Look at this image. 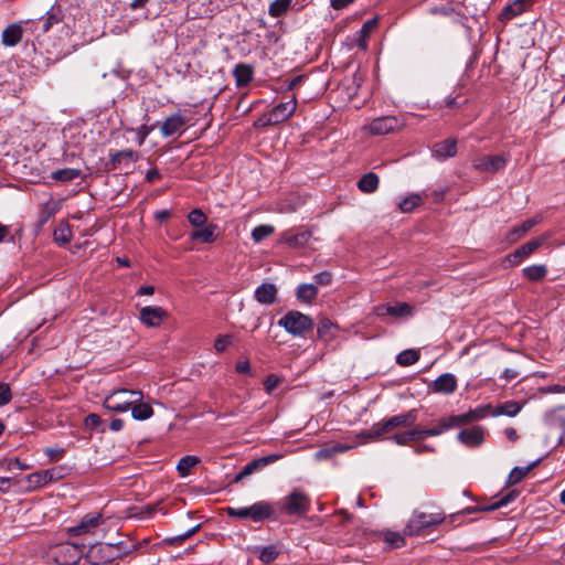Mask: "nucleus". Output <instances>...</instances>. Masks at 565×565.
I'll return each mask as SVG.
<instances>
[{"label": "nucleus", "instance_id": "16", "mask_svg": "<svg viewBox=\"0 0 565 565\" xmlns=\"http://www.w3.org/2000/svg\"><path fill=\"white\" fill-rule=\"evenodd\" d=\"M249 519L253 522H263L275 519L274 505L267 501H257L249 505Z\"/></svg>", "mask_w": 565, "mask_h": 565}, {"label": "nucleus", "instance_id": "58", "mask_svg": "<svg viewBox=\"0 0 565 565\" xmlns=\"http://www.w3.org/2000/svg\"><path fill=\"white\" fill-rule=\"evenodd\" d=\"M159 507H160V502H156V503L147 504L146 507H141L139 509L140 510L139 513H136L135 516H138L140 519L146 518V516H151L159 510Z\"/></svg>", "mask_w": 565, "mask_h": 565}, {"label": "nucleus", "instance_id": "53", "mask_svg": "<svg viewBox=\"0 0 565 565\" xmlns=\"http://www.w3.org/2000/svg\"><path fill=\"white\" fill-rule=\"evenodd\" d=\"M199 529H200V524L193 526L192 529L188 530L183 534L168 539L167 542L170 545H180L185 540L190 539Z\"/></svg>", "mask_w": 565, "mask_h": 565}, {"label": "nucleus", "instance_id": "33", "mask_svg": "<svg viewBox=\"0 0 565 565\" xmlns=\"http://www.w3.org/2000/svg\"><path fill=\"white\" fill-rule=\"evenodd\" d=\"M455 427H458V424L456 422L455 416L451 415V416L441 417L440 419H438L437 426L433 427V428L425 429V434L427 437L439 436L443 433H445L446 430H449Z\"/></svg>", "mask_w": 565, "mask_h": 565}, {"label": "nucleus", "instance_id": "17", "mask_svg": "<svg viewBox=\"0 0 565 565\" xmlns=\"http://www.w3.org/2000/svg\"><path fill=\"white\" fill-rule=\"evenodd\" d=\"M139 159V152L134 149L118 150L109 153V170H116L129 162H136Z\"/></svg>", "mask_w": 565, "mask_h": 565}, {"label": "nucleus", "instance_id": "31", "mask_svg": "<svg viewBox=\"0 0 565 565\" xmlns=\"http://www.w3.org/2000/svg\"><path fill=\"white\" fill-rule=\"evenodd\" d=\"M253 74L254 71L250 65L244 63L237 64L233 71L237 87L247 86L253 79Z\"/></svg>", "mask_w": 565, "mask_h": 565}, {"label": "nucleus", "instance_id": "38", "mask_svg": "<svg viewBox=\"0 0 565 565\" xmlns=\"http://www.w3.org/2000/svg\"><path fill=\"white\" fill-rule=\"evenodd\" d=\"M337 326L329 319L323 318L319 321L317 327L318 338L323 341H330L334 338V330Z\"/></svg>", "mask_w": 565, "mask_h": 565}, {"label": "nucleus", "instance_id": "10", "mask_svg": "<svg viewBox=\"0 0 565 565\" xmlns=\"http://www.w3.org/2000/svg\"><path fill=\"white\" fill-rule=\"evenodd\" d=\"M64 469L62 467H54L51 469L40 470L26 476L29 487L31 489H39L46 484L57 481L63 478Z\"/></svg>", "mask_w": 565, "mask_h": 565}, {"label": "nucleus", "instance_id": "25", "mask_svg": "<svg viewBox=\"0 0 565 565\" xmlns=\"http://www.w3.org/2000/svg\"><path fill=\"white\" fill-rule=\"evenodd\" d=\"M277 287L270 282H263L255 289L254 297L262 305H273L277 301Z\"/></svg>", "mask_w": 565, "mask_h": 565}, {"label": "nucleus", "instance_id": "61", "mask_svg": "<svg viewBox=\"0 0 565 565\" xmlns=\"http://www.w3.org/2000/svg\"><path fill=\"white\" fill-rule=\"evenodd\" d=\"M317 284L321 286H329L332 281V275L329 271H321L313 276Z\"/></svg>", "mask_w": 565, "mask_h": 565}, {"label": "nucleus", "instance_id": "56", "mask_svg": "<svg viewBox=\"0 0 565 565\" xmlns=\"http://www.w3.org/2000/svg\"><path fill=\"white\" fill-rule=\"evenodd\" d=\"M281 379L275 374H269L264 381L265 391L267 394H271V392L280 384Z\"/></svg>", "mask_w": 565, "mask_h": 565}, {"label": "nucleus", "instance_id": "37", "mask_svg": "<svg viewBox=\"0 0 565 565\" xmlns=\"http://www.w3.org/2000/svg\"><path fill=\"white\" fill-rule=\"evenodd\" d=\"M318 287L313 284H301L298 286L296 297L303 302H310L318 296Z\"/></svg>", "mask_w": 565, "mask_h": 565}, {"label": "nucleus", "instance_id": "51", "mask_svg": "<svg viewBox=\"0 0 565 565\" xmlns=\"http://www.w3.org/2000/svg\"><path fill=\"white\" fill-rule=\"evenodd\" d=\"M384 542L391 548H397L405 544L404 533L401 534L398 532L387 531L384 533Z\"/></svg>", "mask_w": 565, "mask_h": 565}, {"label": "nucleus", "instance_id": "64", "mask_svg": "<svg viewBox=\"0 0 565 565\" xmlns=\"http://www.w3.org/2000/svg\"><path fill=\"white\" fill-rule=\"evenodd\" d=\"M391 439H393L397 445L405 446L411 443L409 436L407 431L394 434Z\"/></svg>", "mask_w": 565, "mask_h": 565}, {"label": "nucleus", "instance_id": "8", "mask_svg": "<svg viewBox=\"0 0 565 565\" xmlns=\"http://www.w3.org/2000/svg\"><path fill=\"white\" fill-rule=\"evenodd\" d=\"M405 126L403 118L397 116H383L374 118L367 126L371 135L382 136L393 131H397Z\"/></svg>", "mask_w": 565, "mask_h": 565}, {"label": "nucleus", "instance_id": "54", "mask_svg": "<svg viewBox=\"0 0 565 565\" xmlns=\"http://www.w3.org/2000/svg\"><path fill=\"white\" fill-rule=\"evenodd\" d=\"M226 514L231 518L236 519H249V507L233 508L227 507L225 509Z\"/></svg>", "mask_w": 565, "mask_h": 565}, {"label": "nucleus", "instance_id": "48", "mask_svg": "<svg viewBox=\"0 0 565 565\" xmlns=\"http://www.w3.org/2000/svg\"><path fill=\"white\" fill-rule=\"evenodd\" d=\"M72 239V231L68 224H61L54 231V241L61 245L70 243Z\"/></svg>", "mask_w": 565, "mask_h": 565}, {"label": "nucleus", "instance_id": "20", "mask_svg": "<svg viewBox=\"0 0 565 565\" xmlns=\"http://www.w3.org/2000/svg\"><path fill=\"white\" fill-rule=\"evenodd\" d=\"M457 439L467 447H479L484 440V431L480 426L470 429H462L457 435Z\"/></svg>", "mask_w": 565, "mask_h": 565}, {"label": "nucleus", "instance_id": "49", "mask_svg": "<svg viewBox=\"0 0 565 565\" xmlns=\"http://www.w3.org/2000/svg\"><path fill=\"white\" fill-rule=\"evenodd\" d=\"M280 554L279 548L276 545H268L260 548L259 559L265 564H270Z\"/></svg>", "mask_w": 565, "mask_h": 565}, {"label": "nucleus", "instance_id": "41", "mask_svg": "<svg viewBox=\"0 0 565 565\" xmlns=\"http://www.w3.org/2000/svg\"><path fill=\"white\" fill-rule=\"evenodd\" d=\"M81 173L79 169L64 168L52 172L51 178L58 182H68L81 177Z\"/></svg>", "mask_w": 565, "mask_h": 565}, {"label": "nucleus", "instance_id": "63", "mask_svg": "<svg viewBox=\"0 0 565 565\" xmlns=\"http://www.w3.org/2000/svg\"><path fill=\"white\" fill-rule=\"evenodd\" d=\"M102 424V419L97 414H89L85 418V425L90 428H97Z\"/></svg>", "mask_w": 565, "mask_h": 565}, {"label": "nucleus", "instance_id": "46", "mask_svg": "<svg viewBox=\"0 0 565 565\" xmlns=\"http://www.w3.org/2000/svg\"><path fill=\"white\" fill-rule=\"evenodd\" d=\"M61 20H62L61 9L52 8L50 11L46 12L45 17L43 18V25H42L43 32H47L54 24L58 23Z\"/></svg>", "mask_w": 565, "mask_h": 565}, {"label": "nucleus", "instance_id": "55", "mask_svg": "<svg viewBox=\"0 0 565 565\" xmlns=\"http://www.w3.org/2000/svg\"><path fill=\"white\" fill-rule=\"evenodd\" d=\"M44 454L49 457L50 461L57 462L63 458L65 450L58 446L47 447L44 449Z\"/></svg>", "mask_w": 565, "mask_h": 565}, {"label": "nucleus", "instance_id": "7", "mask_svg": "<svg viewBox=\"0 0 565 565\" xmlns=\"http://www.w3.org/2000/svg\"><path fill=\"white\" fill-rule=\"evenodd\" d=\"M417 409H411L405 414L392 416L387 419L373 424L372 435H384L397 427H411L417 420Z\"/></svg>", "mask_w": 565, "mask_h": 565}, {"label": "nucleus", "instance_id": "59", "mask_svg": "<svg viewBox=\"0 0 565 565\" xmlns=\"http://www.w3.org/2000/svg\"><path fill=\"white\" fill-rule=\"evenodd\" d=\"M231 342H232L231 335H228V334L221 335L215 340L214 348L217 352H223L231 344Z\"/></svg>", "mask_w": 565, "mask_h": 565}, {"label": "nucleus", "instance_id": "34", "mask_svg": "<svg viewBox=\"0 0 565 565\" xmlns=\"http://www.w3.org/2000/svg\"><path fill=\"white\" fill-rule=\"evenodd\" d=\"M380 184L379 175L374 172L363 174L358 181V189L363 193H374Z\"/></svg>", "mask_w": 565, "mask_h": 565}, {"label": "nucleus", "instance_id": "22", "mask_svg": "<svg viewBox=\"0 0 565 565\" xmlns=\"http://www.w3.org/2000/svg\"><path fill=\"white\" fill-rule=\"evenodd\" d=\"M457 379L451 373L439 375L431 384L430 388L435 393L451 394L457 390Z\"/></svg>", "mask_w": 565, "mask_h": 565}, {"label": "nucleus", "instance_id": "9", "mask_svg": "<svg viewBox=\"0 0 565 565\" xmlns=\"http://www.w3.org/2000/svg\"><path fill=\"white\" fill-rule=\"evenodd\" d=\"M297 108V98L295 95L287 102L279 103L268 114L265 115V124L278 125L286 121Z\"/></svg>", "mask_w": 565, "mask_h": 565}, {"label": "nucleus", "instance_id": "30", "mask_svg": "<svg viewBox=\"0 0 565 565\" xmlns=\"http://www.w3.org/2000/svg\"><path fill=\"white\" fill-rule=\"evenodd\" d=\"M542 221L540 215H536L532 218L524 221L521 225L514 226L511 232L508 234L507 239L509 242H516L522 236H524L533 226L539 224Z\"/></svg>", "mask_w": 565, "mask_h": 565}, {"label": "nucleus", "instance_id": "23", "mask_svg": "<svg viewBox=\"0 0 565 565\" xmlns=\"http://www.w3.org/2000/svg\"><path fill=\"white\" fill-rule=\"evenodd\" d=\"M379 317L393 316V317H405L413 313V307L407 302H396L395 305H381L375 308Z\"/></svg>", "mask_w": 565, "mask_h": 565}, {"label": "nucleus", "instance_id": "11", "mask_svg": "<svg viewBox=\"0 0 565 565\" xmlns=\"http://www.w3.org/2000/svg\"><path fill=\"white\" fill-rule=\"evenodd\" d=\"M104 523V518L99 512H92L84 515L81 521L67 530L70 536H79L94 533L95 530Z\"/></svg>", "mask_w": 565, "mask_h": 565}, {"label": "nucleus", "instance_id": "3", "mask_svg": "<svg viewBox=\"0 0 565 565\" xmlns=\"http://www.w3.org/2000/svg\"><path fill=\"white\" fill-rule=\"evenodd\" d=\"M445 520V514L425 513L415 511L404 529V535L418 536L422 535L426 529L440 524Z\"/></svg>", "mask_w": 565, "mask_h": 565}, {"label": "nucleus", "instance_id": "52", "mask_svg": "<svg viewBox=\"0 0 565 565\" xmlns=\"http://www.w3.org/2000/svg\"><path fill=\"white\" fill-rule=\"evenodd\" d=\"M188 221L196 230L206 223L207 216L200 209H194L188 214Z\"/></svg>", "mask_w": 565, "mask_h": 565}, {"label": "nucleus", "instance_id": "21", "mask_svg": "<svg viewBox=\"0 0 565 565\" xmlns=\"http://www.w3.org/2000/svg\"><path fill=\"white\" fill-rule=\"evenodd\" d=\"M537 0H514L503 8L500 13L502 20H511L527 11Z\"/></svg>", "mask_w": 565, "mask_h": 565}, {"label": "nucleus", "instance_id": "62", "mask_svg": "<svg viewBox=\"0 0 565 565\" xmlns=\"http://www.w3.org/2000/svg\"><path fill=\"white\" fill-rule=\"evenodd\" d=\"M152 128L151 127H148L146 125H142L140 126L138 129H137V136H138V139H137V142L139 146H142L146 138L149 136V134L151 132Z\"/></svg>", "mask_w": 565, "mask_h": 565}, {"label": "nucleus", "instance_id": "44", "mask_svg": "<svg viewBox=\"0 0 565 565\" xmlns=\"http://www.w3.org/2000/svg\"><path fill=\"white\" fill-rule=\"evenodd\" d=\"M200 462V459L195 456H184L182 457L178 465L177 470L182 477L188 476L192 468L195 467Z\"/></svg>", "mask_w": 565, "mask_h": 565}, {"label": "nucleus", "instance_id": "47", "mask_svg": "<svg viewBox=\"0 0 565 565\" xmlns=\"http://www.w3.org/2000/svg\"><path fill=\"white\" fill-rule=\"evenodd\" d=\"M422 196L419 194H411L408 196H406L405 199H403L399 204H398V207L399 210L403 212V213H409L412 212L415 207H417L418 205H420L422 203Z\"/></svg>", "mask_w": 565, "mask_h": 565}, {"label": "nucleus", "instance_id": "39", "mask_svg": "<svg viewBox=\"0 0 565 565\" xmlns=\"http://www.w3.org/2000/svg\"><path fill=\"white\" fill-rule=\"evenodd\" d=\"M547 274V267L543 264L527 266L523 269V276L530 281H541Z\"/></svg>", "mask_w": 565, "mask_h": 565}, {"label": "nucleus", "instance_id": "50", "mask_svg": "<svg viewBox=\"0 0 565 565\" xmlns=\"http://www.w3.org/2000/svg\"><path fill=\"white\" fill-rule=\"evenodd\" d=\"M274 231L275 228L273 225H258L252 231V238L255 243H260L263 239L270 236Z\"/></svg>", "mask_w": 565, "mask_h": 565}, {"label": "nucleus", "instance_id": "35", "mask_svg": "<svg viewBox=\"0 0 565 565\" xmlns=\"http://www.w3.org/2000/svg\"><path fill=\"white\" fill-rule=\"evenodd\" d=\"M539 462L540 459H536L526 467H514L508 477L507 484L513 486L522 481L527 476V473L539 465Z\"/></svg>", "mask_w": 565, "mask_h": 565}, {"label": "nucleus", "instance_id": "1", "mask_svg": "<svg viewBox=\"0 0 565 565\" xmlns=\"http://www.w3.org/2000/svg\"><path fill=\"white\" fill-rule=\"evenodd\" d=\"M142 399L140 391L131 390H116L111 392L104 399V406L111 412L124 413L131 408V406Z\"/></svg>", "mask_w": 565, "mask_h": 565}, {"label": "nucleus", "instance_id": "18", "mask_svg": "<svg viewBox=\"0 0 565 565\" xmlns=\"http://www.w3.org/2000/svg\"><path fill=\"white\" fill-rule=\"evenodd\" d=\"M167 316L163 308L147 306L140 310L139 318L148 327H158Z\"/></svg>", "mask_w": 565, "mask_h": 565}, {"label": "nucleus", "instance_id": "12", "mask_svg": "<svg viewBox=\"0 0 565 565\" xmlns=\"http://www.w3.org/2000/svg\"><path fill=\"white\" fill-rule=\"evenodd\" d=\"M509 162V157L504 154L482 156L473 161V167L480 172L497 173L502 171Z\"/></svg>", "mask_w": 565, "mask_h": 565}, {"label": "nucleus", "instance_id": "13", "mask_svg": "<svg viewBox=\"0 0 565 565\" xmlns=\"http://www.w3.org/2000/svg\"><path fill=\"white\" fill-rule=\"evenodd\" d=\"M281 458H282L281 454H271V455L252 460L246 466H244L243 469L235 476L234 482L242 481L245 477L252 475L256 470L264 468L267 465L274 463Z\"/></svg>", "mask_w": 565, "mask_h": 565}, {"label": "nucleus", "instance_id": "36", "mask_svg": "<svg viewBox=\"0 0 565 565\" xmlns=\"http://www.w3.org/2000/svg\"><path fill=\"white\" fill-rule=\"evenodd\" d=\"M377 19L373 18L364 22L362 25L360 32H359V40H358V46L366 50L367 49V39L373 33V31L377 28Z\"/></svg>", "mask_w": 565, "mask_h": 565}, {"label": "nucleus", "instance_id": "26", "mask_svg": "<svg viewBox=\"0 0 565 565\" xmlns=\"http://www.w3.org/2000/svg\"><path fill=\"white\" fill-rule=\"evenodd\" d=\"M457 153V140L456 139H446L444 141L437 142L433 147V156L437 159H446L455 157Z\"/></svg>", "mask_w": 565, "mask_h": 565}, {"label": "nucleus", "instance_id": "2", "mask_svg": "<svg viewBox=\"0 0 565 565\" xmlns=\"http://www.w3.org/2000/svg\"><path fill=\"white\" fill-rule=\"evenodd\" d=\"M278 326L294 337H305L308 331L312 330L313 320L300 311L290 310L278 320Z\"/></svg>", "mask_w": 565, "mask_h": 565}, {"label": "nucleus", "instance_id": "42", "mask_svg": "<svg viewBox=\"0 0 565 565\" xmlns=\"http://www.w3.org/2000/svg\"><path fill=\"white\" fill-rule=\"evenodd\" d=\"M518 495H519V491L513 489V490L509 491L507 494L502 495L499 500H497L492 504L484 505V508H482L481 510H482V512L498 510L502 507L508 505L512 501H514L518 498Z\"/></svg>", "mask_w": 565, "mask_h": 565}, {"label": "nucleus", "instance_id": "5", "mask_svg": "<svg viewBox=\"0 0 565 565\" xmlns=\"http://www.w3.org/2000/svg\"><path fill=\"white\" fill-rule=\"evenodd\" d=\"M278 504L280 511L287 515H305L310 509V499L305 492L295 489Z\"/></svg>", "mask_w": 565, "mask_h": 565}, {"label": "nucleus", "instance_id": "6", "mask_svg": "<svg viewBox=\"0 0 565 565\" xmlns=\"http://www.w3.org/2000/svg\"><path fill=\"white\" fill-rule=\"evenodd\" d=\"M85 545L62 543L50 551V557L56 565H76L83 554Z\"/></svg>", "mask_w": 565, "mask_h": 565}, {"label": "nucleus", "instance_id": "60", "mask_svg": "<svg viewBox=\"0 0 565 565\" xmlns=\"http://www.w3.org/2000/svg\"><path fill=\"white\" fill-rule=\"evenodd\" d=\"M8 470H25L28 469V466L22 463L19 458H11L6 461V463L2 465Z\"/></svg>", "mask_w": 565, "mask_h": 565}, {"label": "nucleus", "instance_id": "24", "mask_svg": "<svg viewBox=\"0 0 565 565\" xmlns=\"http://www.w3.org/2000/svg\"><path fill=\"white\" fill-rule=\"evenodd\" d=\"M492 406L490 404L479 406L475 409H470L469 412L460 415H454L456 418V422L459 426L467 425L469 423L480 420L488 415H491Z\"/></svg>", "mask_w": 565, "mask_h": 565}, {"label": "nucleus", "instance_id": "4", "mask_svg": "<svg viewBox=\"0 0 565 565\" xmlns=\"http://www.w3.org/2000/svg\"><path fill=\"white\" fill-rule=\"evenodd\" d=\"M126 553L118 544L96 543L87 551L86 558L92 565H105L121 558Z\"/></svg>", "mask_w": 565, "mask_h": 565}, {"label": "nucleus", "instance_id": "45", "mask_svg": "<svg viewBox=\"0 0 565 565\" xmlns=\"http://www.w3.org/2000/svg\"><path fill=\"white\" fill-rule=\"evenodd\" d=\"M419 360V353L416 350L407 349L402 351L397 358L396 363L401 366H409Z\"/></svg>", "mask_w": 565, "mask_h": 565}, {"label": "nucleus", "instance_id": "19", "mask_svg": "<svg viewBox=\"0 0 565 565\" xmlns=\"http://www.w3.org/2000/svg\"><path fill=\"white\" fill-rule=\"evenodd\" d=\"M188 119L180 113H174L167 117L161 125L160 131L163 137H170L180 132L186 125Z\"/></svg>", "mask_w": 565, "mask_h": 565}, {"label": "nucleus", "instance_id": "32", "mask_svg": "<svg viewBox=\"0 0 565 565\" xmlns=\"http://www.w3.org/2000/svg\"><path fill=\"white\" fill-rule=\"evenodd\" d=\"M522 409V404L515 401H508L497 405L492 408L491 416L497 417L505 415L509 417H515Z\"/></svg>", "mask_w": 565, "mask_h": 565}, {"label": "nucleus", "instance_id": "14", "mask_svg": "<svg viewBox=\"0 0 565 565\" xmlns=\"http://www.w3.org/2000/svg\"><path fill=\"white\" fill-rule=\"evenodd\" d=\"M545 423L550 428H557L562 431L558 444L565 446V405L548 411L545 415Z\"/></svg>", "mask_w": 565, "mask_h": 565}, {"label": "nucleus", "instance_id": "43", "mask_svg": "<svg viewBox=\"0 0 565 565\" xmlns=\"http://www.w3.org/2000/svg\"><path fill=\"white\" fill-rule=\"evenodd\" d=\"M292 0H274L268 7V14L273 18L282 17L290 8Z\"/></svg>", "mask_w": 565, "mask_h": 565}, {"label": "nucleus", "instance_id": "27", "mask_svg": "<svg viewBox=\"0 0 565 565\" xmlns=\"http://www.w3.org/2000/svg\"><path fill=\"white\" fill-rule=\"evenodd\" d=\"M23 35V29L20 24L12 23L2 31L1 41L4 46H15Z\"/></svg>", "mask_w": 565, "mask_h": 565}, {"label": "nucleus", "instance_id": "29", "mask_svg": "<svg viewBox=\"0 0 565 565\" xmlns=\"http://www.w3.org/2000/svg\"><path fill=\"white\" fill-rule=\"evenodd\" d=\"M217 226L215 224H209L204 227H199L194 230L191 235V241H201L206 244H211L216 241L217 234H216Z\"/></svg>", "mask_w": 565, "mask_h": 565}, {"label": "nucleus", "instance_id": "57", "mask_svg": "<svg viewBox=\"0 0 565 565\" xmlns=\"http://www.w3.org/2000/svg\"><path fill=\"white\" fill-rule=\"evenodd\" d=\"M12 399V393L9 384L0 383V406L9 404Z\"/></svg>", "mask_w": 565, "mask_h": 565}, {"label": "nucleus", "instance_id": "40", "mask_svg": "<svg viewBox=\"0 0 565 565\" xmlns=\"http://www.w3.org/2000/svg\"><path fill=\"white\" fill-rule=\"evenodd\" d=\"M131 416L136 420H146L153 415L152 407L147 403L137 402L131 406Z\"/></svg>", "mask_w": 565, "mask_h": 565}, {"label": "nucleus", "instance_id": "28", "mask_svg": "<svg viewBox=\"0 0 565 565\" xmlns=\"http://www.w3.org/2000/svg\"><path fill=\"white\" fill-rule=\"evenodd\" d=\"M311 238L310 231H301L296 234L285 232L281 236V242L292 248H301L308 244Z\"/></svg>", "mask_w": 565, "mask_h": 565}, {"label": "nucleus", "instance_id": "15", "mask_svg": "<svg viewBox=\"0 0 565 565\" xmlns=\"http://www.w3.org/2000/svg\"><path fill=\"white\" fill-rule=\"evenodd\" d=\"M545 238L540 237L523 244L521 247L515 249L512 254L508 255V260L512 265H519L525 257L533 254L544 243Z\"/></svg>", "mask_w": 565, "mask_h": 565}]
</instances>
